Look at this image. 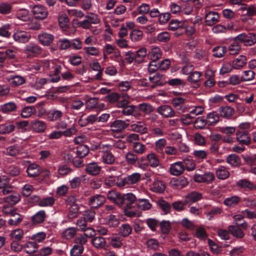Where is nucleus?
Wrapping results in <instances>:
<instances>
[{
    "mask_svg": "<svg viewBox=\"0 0 256 256\" xmlns=\"http://www.w3.org/2000/svg\"><path fill=\"white\" fill-rule=\"evenodd\" d=\"M87 242V239L84 236H80L75 238L74 245L70 250V256H79L84 251V246Z\"/></svg>",
    "mask_w": 256,
    "mask_h": 256,
    "instance_id": "1",
    "label": "nucleus"
},
{
    "mask_svg": "<svg viewBox=\"0 0 256 256\" xmlns=\"http://www.w3.org/2000/svg\"><path fill=\"white\" fill-rule=\"evenodd\" d=\"M239 42L244 43L246 46H251L256 43V34L249 32H243L238 35L234 38Z\"/></svg>",
    "mask_w": 256,
    "mask_h": 256,
    "instance_id": "2",
    "label": "nucleus"
},
{
    "mask_svg": "<svg viewBox=\"0 0 256 256\" xmlns=\"http://www.w3.org/2000/svg\"><path fill=\"white\" fill-rule=\"evenodd\" d=\"M186 100L182 97H176L172 100V104L179 113L185 112L188 110L190 106L186 104Z\"/></svg>",
    "mask_w": 256,
    "mask_h": 256,
    "instance_id": "3",
    "label": "nucleus"
},
{
    "mask_svg": "<svg viewBox=\"0 0 256 256\" xmlns=\"http://www.w3.org/2000/svg\"><path fill=\"white\" fill-rule=\"evenodd\" d=\"M5 153L6 154L12 156H18L20 158H26L29 156L28 152L24 151L21 148L15 146L6 148Z\"/></svg>",
    "mask_w": 256,
    "mask_h": 256,
    "instance_id": "4",
    "label": "nucleus"
},
{
    "mask_svg": "<svg viewBox=\"0 0 256 256\" xmlns=\"http://www.w3.org/2000/svg\"><path fill=\"white\" fill-rule=\"evenodd\" d=\"M24 51L28 56L33 57L40 54L42 52V48L38 44L31 42L24 46Z\"/></svg>",
    "mask_w": 256,
    "mask_h": 256,
    "instance_id": "5",
    "label": "nucleus"
},
{
    "mask_svg": "<svg viewBox=\"0 0 256 256\" xmlns=\"http://www.w3.org/2000/svg\"><path fill=\"white\" fill-rule=\"evenodd\" d=\"M46 118L48 121L54 122L60 120L64 116V113L60 110L52 108L46 112Z\"/></svg>",
    "mask_w": 256,
    "mask_h": 256,
    "instance_id": "6",
    "label": "nucleus"
},
{
    "mask_svg": "<svg viewBox=\"0 0 256 256\" xmlns=\"http://www.w3.org/2000/svg\"><path fill=\"white\" fill-rule=\"evenodd\" d=\"M157 112L164 118H172L176 116V112L170 106L162 105L157 108Z\"/></svg>",
    "mask_w": 256,
    "mask_h": 256,
    "instance_id": "7",
    "label": "nucleus"
},
{
    "mask_svg": "<svg viewBox=\"0 0 256 256\" xmlns=\"http://www.w3.org/2000/svg\"><path fill=\"white\" fill-rule=\"evenodd\" d=\"M32 12L36 19L43 20L48 15V11L44 6L36 5L32 8Z\"/></svg>",
    "mask_w": 256,
    "mask_h": 256,
    "instance_id": "8",
    "label": "nucleus"
},
{
    "mask_svg": "<svg viewBox=\"0 0 256 256\" xmlns=\"http://www.w3.org/2000/svg\"><path fill=\"white\" fill-rule=\"evenodd\" d=\"M215 176L212 172H207L202 174H196L194 178L196 182H206L210 184L214 180Z\"/></svg>",
    "mask_w": 256,
    "mask_h": 256,
    "instance_id": "9",
    "label": "nucleus"
},
{
    "mask_svg": "<svg viewBox=\"0 0 256 256\" xmlns=\"http://www.w3.org/2000/svg\"><path fill=\"white\" fill-rule=\"evenodd\" d=\"M28 176L30 178H35L42 174V169L36 163L30 164L26 170Z\"/></svg>",
    "mask_w": 256,
    "mask_h": 256,
    "instance_id": "10",
    "label": "nucleus"
},
{
    "mask_svg": "<svg viewBox=\"0 0 256 256\" xmlns=\"http://www.w3.org/2000/svg\"><path fill=\"white\" fill-rule=\"evenodd\" d=\"M128 126L126 121L116 120L110 123V130L114 132H120L125 130Z\"/></svg>",
    "mask_w": 256,
    "mask_h": 256,
    "instance_id": "11",
    "label": "nucleus"
},
{
    "mask_svg": "<svg viewBox=\"0 0 256 256\" xmlns=\"http://www.w3.org/2000/svg\"><path fill=\"white\" fill-rule=\"evenodd\" d=\"M12 37L14 40L18 42L26 43L29 41L31 36L26 32L18 30L14 33Z\"/></svg>",
    "mask_w": 256,
    "mask_h": 256,
    "instance_id": "12",
    "label": "nucleus"
},
{
    "mask_svg": "<svg viewBox=\"0 0 256 256\" xmlns=\"http://www.w3.org/2000/svg\"><path fill=\"white\" fill-rule=\"evenodd\" d=\"M58 22L60 27L65 31V34L68 36L72 35L76 30H73L72 32L67 31L66 29L68 28L67 26L69 23V19L67 15L64 13H62L59 14Z\"/></svg>",
    "mask_w": 256,
    "mask_h": 256,
    "instance_id": "13",
    "label": "nucleus"
},
{
    "mask_svg": "<svg viewBox=\"0 0 256 256\" xmlns=\"http://www.w3.org/2000/svg\"><path fill=\"white\" fill-rule=\"evenodd\" d=\"M236 139L240 144L244 145H248L251 141L248 133L246 130H237Z\"/></svg>",
    "mask_w": 256,
    "mask_h": 256,
    "instance_id": "14",
    "label": "nucleus"
},
{
    "mask_svg": "<svg viewBox=\"0 0 256 256\" xmlns=\"http://www.w3.org/2000/svg\"><path fill=\"white\" fill-rule=\"evenodd\" d=\"M184 170V166L182 162H176L172 164L170 167V172L173 176H180Z\"/></svg>",
    "mask_w": 256,
    "mask_h": 256,
    "instance_id": "15",
    "label": "nucleus"
},
{
    "mask_svg": "<svg viewBox=\"0 0 256 256\" xmlns=\"http://www.w3.org/2000/svg\"><path fill=\"white\" fill-rule=\"evenodd\" d=\"M106 201V198L101 194H96L91 197L89 200V205L91 208H97L101 206Z\"/></svg>",
    "mask_w": 256,
    "mask_h": 256,
    "instance_id": "16",
    "label": "nucleus"
},
{
    "mask_svg": "<svg viewBox=\"0 0 256 256\" xmlns=\"http://www.w3.org/2000/svg\"><path fill=\"white\" fill-rule=\"evenodd\" d=\"M30 128L34 132L42 133L46 130V124L44 122L36 120L31 122Z\"/></svg>",
    "mask_w": 256,
    "mask_h": 256,
    "instance_id": "17",
    "label": "nucleus"
},
{
    "mask_svg": "<svg viewBox=\"0 0 256 256\" xmlns=\"http://www.w3.org/2000/svg\"><path fill=\"white\" fill-rule=\"evenodd\" d=\"M102 167L96 162H92L86 164L85 170L89 174L96 176L101 171Z\"/></svg>",
    "mask_w": 256,
    "mask_h": 256,
    "instance_id": "18",
    "label": "nucleus"
},
{
    "mask_svg": "<svg viewBox=\"0 0 256 256\" xmlns=\"http://www.w3.org/2000/svg\"><path fill=\"white\" fill-rule=\"evenodd\" d=\"M166 189L164 183L160 179L156 178L150 186V190L158 193H162Z\"/></svg>",
    "mask_w": 256,
    "mask_h": 256,
    "instance_id": "19",
    "label": "nucleus"
},
{
    "mask_svg": "<svg viewBox=\"0 0 256 256\" xmlns=\"http://www.w3.org/2000/svg\"><path fill=\"white\" fill-rule=\"evenodd\" d=\"M40 42L43 46H50L54 41V36L50 34L42 32L38 35Z\"/></svg>",
    "mask_w": 256,
    "mask_h": 256,
    "instance_id": "20",
    "label": "nucleus"
},
{
    "mask_svg": "<svg viewBox=\"0 0 256 256\" xmlns=\"http://www.w3.org/2000/svg\"><path fill=\"white\" fill-rule=\"evenodd\" d=\"M220 16L217 12H210L205 16V22L208 26H212L219 21Z\"/></svg>",
    "mask_w": 256,
    "mask_h": 256,
    "instance_id": "21",
    "label": "nucleus"
},
{
    "mask_svg": "<svg viewBox=\"0 0 256 256\" xmlns=\"http://www.w3.org/2000/svg\"><path fill=\"white\" fill-rule=\"evenodd\" d=\"M122 113L124 116H132L137 117L140 116L138 107L134 105H128L122 109Z\"/></svg>",
    "mask_w": 256,
    "mask_h": 256,
    "instance_id": "22",
    "label": "nucleus"
},
{
    "mask_svg": "<svg viewBox=\"0 0 256 256\" xmlns=\"http://www.w3.org/2000/svg\"><path fill=\"white\" fill-rule=\"evenodd\" d=\"M46 216L45 211L40 210L32 216L31 221L34 224H40L44 221Z\"/></svg>",
    "mask_w": 256,
    "mask_h": 256,
    "instance_id": "23",
    "label": "nucleus"
},
{
    "mask_svg": "<svg viewBox=\"0 0 256 256\" xmlns=\"http://www.w3.org/2000/svg\"><path fill=\"white\" fill-rule=\"evenodd\" d=\"M170 184L173 188H182L188 184V181L185 178H174L170 180Z\"/></svg>",
    "mask_w": 256,
    "mask_h": 256,
    "instance_id": "24",
    "label": "nucleus"
},
{
    "mask_svg": "<svg viewBox=\"0 0 256 256\" xmlns=\"http://www.w3.org/2000/svg\"><path fill=\"white\" fill-rule=\"evenodd\" d=\"M124 214L128 217H139L140 213L134 206L130 204H126L124 207Z\"/></svg>",
    "mask_w": 256,
    "mask_h": 256,
    "instance_id": "25",
    "label": "nucleus"
},
{
    "mask_svg": "<svg viewBox=\"0 0 256 256\" xmlns=\"http://www.w3.org/2000/svg\"><path fill=\"white\" fill-rule=\"evenodd\" d=\"M234 110L229 106H221L218 108L220 116L225 118H230L234 114Z\"/></svg>",
    "mask_w": 256,
    "mask_h": 256,
    "instance_id": "26",
    "label": "nucleus"
},
{
    "mask_svg": "<svg viewBox=\"0 0 256 256\" xmlns=\"http://www.w3.org/2000/svg\"><path fill=\"white\" fill-rule=\"evenodd\" d=\"M17 105L14 102H8L0 106V112L4 114H8L14 112Z\"/></svg>",
    "mask_w": 256,
    "mask_h": 256,
    "instance_id": "27",
    "label": "nucleus"
},
{
    "mask_svg": "<svg viewBox=\"0 0 256 256\" xmlns=\"http://www.w3.org/2000/svg\"><path fill=\"white\" fill-rule=\"evenodd\" d=\"M136 205L142 210H148L151 208L152 204L149 200L146 198H139L136 200Z\"/></svg>",
    "mask_w": 256,
    "mask_h": 256,
    "instance_id": "28",
    "label": "nucleus"
},
{
    "mask_svg": "<svg viewBox=\"0 0 256 256\" xmlns=\"http://www.w3.org/2000/svg\"><path fill=\"white\" fill-rule=\"evenodd\" d=\"M226 161L232 167H238L241 164L240 158L236 154H230L228 156Z\"/></svg>",
    "mask_w": 256,
    "mask_h": 256,
    "instance_id": "29",
    "label": "nucleus"
},
{
    "mask_svg": "<svg viewBox=\"0 0 256 256\" xmlns=\"http://www.w3.org/2000/svg\"><path fill=\"white\" fill-rule=\"evenodd\" d=\"M236 186L241 188L256 190V184H254L246 179L239 180L236 182Z\"/></svg>",
    "mask_w": 256,
    "mask_h": 256,
    "instance_id": "30",
    "label": "nucleus"
},
{
    "mask_svg": "<svg viewBox=\"0 0 256 256\" xmlns=\"http://www.w3.org/2000/svg\"><path fill=\"white\" fill-rule=\"evenodd\" d=\"M246 64V58L243 55H240L234 60L232 62L233 68L240 70Z\"/></svg>",
    "mask_w": 256,
    "mask_h": 256,
    "instance_id": "31",
    "label": "nucleus"
},
{
    "mask_svg": "<svg viewBox=\"0 0 256 256\" xmlns=\"http://www.w3.org/2000/svg\"><path fill=\"white\" fill-rule=\"evenodd\" d=\"M202 198V194L196 192H192L184 197L185 202L186 204H192L200 200Z\"/></svg>",
    "mask_w": 256,
    "mask_h": 256,
    "instance_id": "32",
    "label": "nucleus"
},
{
    "mask_svg": "<svg viewBox=\"0 0 256 256\" xmlns=\"http://www.w3.org/2000/svg\"><path fill=\"white\" fill-rule=\"evenodd\" d=\"M216 174L217 178L220 180H225L230 176L227 168L222 166H220L216 169Z\"/></svg>",
    "mask_w": 256,
    "mask_h": 256,
    "instance_id": "33",
    "label": "nucleus"
},
{
    "mask_svg": "<svg viewBox=\"0 0 256 256\" xmlns=\"http://www.w3.org/2000/svg\"><path fill=\"white\" fill-rule=\"evenodd\" d=\"M148 58L152 61H156L162 56V52L158 47H153L148 54Z\"/></svg>",
    "mask_w": 256,
    "mask_h": 256,
    "instance_id": "34",
    "label": "nucleus"
},
{
    "mask_svg": "<svg viewBox=\"0 0 256 256\" xmlns=\"http://www.w3.org/2000/svg\"><path fill=\"white\" fill-rule=\"evenodd\" d=\"M77 230L75 228L69 227L62 232V238L69 240L72 239L76 236Z\"/></svg>",
    "mask_w": 256,
    "mask_h": 256,
    "instance_id": "35",
    "label": "nucleus"
},
{
    "mask_svg": "<svg viewBox=\"0 0 256 256\" xmlns=\"http://www.w3.org/2000/svg\"><path fill=\"white\" fill-rule=\"evenodd\" d=\"M24 251L30 254H32L36 252L38 245L34 242H27L23 245Z\"/></svg>",
    "mask_w": 256,
    "mask_h": 256,
    "instance_id": "36",
    "label": "nucleus"
},
{
    "mask_svg": "<svg viewBox=\"0 0 256 256\" xmlns=\"http://www.w3.org/2000/svg\"><path fill=\"white\" fill-rule=\"evenodd\" d=\"M20 200V194L16 192H12V194L4 198V200L6 202L12 206L18 203Z\"/></svg>",
    "mask_w": 256,
    "mask_h": 256,
    "instance_id": "37",
    "label": "nucleus"
},
{
    "mask_svg": "<svg viewBox=\"0 0 256 256\" xmlns=\"http://www.w3.org/2000/svg\"><path fill=\"white\" fill-rule=\"evenodd\" d=\"M144 36L143 32L138 29L132 30L130 34V38L133 42L141 40Z\"/></svg>",
    "mask_w": 256,
    "mask_h": 256,
    "instance_id": "38",
    "label": "nucleus"
},
{
    "mask_svg": "<svg viewBox=\"0 0 256 256\" xmlns=\"http://www.w3.org/2000/svg\"><path fill=\"white\" fill-rule=\"evenodd\" d=\"M148 164L152 168H156L160 164V160L158 156L154 152L149 154L146 156Z\"/></svg>",
    "mask_w": 256,
    "mask_h": 256,
    "instance_id": "39",
    "label": "nucleus"
},
{
    "mask_svg": "<svg viewBox=\"0 0 256 256\" xmlns=\"http://www.w3.org/2000/svg\"><path fill=\"white\" fill-rule=\"evenodd\" d=\"M12 218L8 220V224L12 226H16L20 223L22 220L23 216L15 212L11 216Z\"/></svg>",
    "mask_w": 256,
    "mask_h": 256,
    "instance_id": "40",
    "label": "nucleus"
},
{
    "mask_svg": "<svg viewBox=\"0 0 256 256\" xmlns=\"http://www.w3.org/2000/svg\"><path fill=\"white\" fill-rule=\"evenodd\" d=\"M92 245L97 248H103L106 244L105 238L102 236L95 237L92 240Z\"/></svg>",
    "mask_w": 256,
    "mask_h": 256,
    "instance_id": "41",
    "label": "nucleus"
},
{
    "mask_svg": "<svg viewBox=\"0 0 256 256\" xmlns=\"http://www.w3.org/2000/svg\"><path fill=\"white\" fill-rule=\"evenodd\" d=\"M241 49V46L238 41L234 40L228 47V52L230 54L234 55L238 54Z\"/></svg>",
    "mask_w": 256,
    "mask_h": 256,
    "instance_id": "42",
    "label": "nucleus"
},
{
    "mask_svg": "<svg viewBox=\"0 0 256 256\" xmlns=\"http://www.w3.org/2000/svg\"><path fill=\"white\" fill-rule=\"evenodd\" d=\"M130 128L132 130L141 134H145L147 132L146 128L142 122H137L136 123L132 124Z\"/></svg>",
    "mask_w": 256,
    "mask_h": 256,
    "instance_id": "43",
    "label": "nucleus"
},
{
    "mask_svg": "<svg viewBox=\"0 0 256 256\" xmlns=\"http://www.w3.org/2000/svg\"><path fill=\"white\" fill-rule=\"evenodd\" d=\"M240 201V198L236 196H232L226 198L224 202V204L230 207L234 206L238 204Z\"/></svg>",
    "mask_w": 256,
    "mask_h": 256,
    "instance_id": "44",
    "label": "nucleus"
},
{
    "mask_svg": "<svg viewBox=\"0 0 256 256\" xmlns=\"http://www.w3.org/2000/svg\"><path fill=\"white\" fill-rule=\"evenodd\" d=\"M105 220L106 224L110 228H115L119 224V220L114 215L110 214Z\"/></svg>",
    "mask_w": 256,
    "mask_h": 256,
    "instance_id": "45",
    "label": "nucleus"
},
{
    "mask_svg": "<svg viewBox=\"0 0 256 256\" xmlns=\"http://www.w3.org/2000/svg\"><path fill=\"white\" fill-rule=\"evenodd\" d=\"M146 55L147 50L146 48L142 47L139 48L135 53L136 62L138 63L142 62Z\"/></svg>",
    "mask_w": 256,
    "mask_h": 256,
    "instance_id": "46",
    "label": "nucleus"
},
{
    "mask_svg": "<svg viewBox=\"0 0 256 256\" xmlns=\"http://www.w3.org/2000/svg\"><path fill=\"white\" fill-rule=\"evenodd\" d=\"M24 236V232L21 228H16L12 231L10 234V239L14 240H20Z\"/></svg>",
    "mask_w": 256,
    "mask_h": 256,
    "instance_id": "47",
    "label": "nucleus"
},
{
    "mask_svg": "<svg viewBox=\"0 0 256 256\" xmlns=\"http://www.w3.org/2000/svg\"><path fill=\"white\" fill-rule=\"evenodd\" d=\"M228 228V230L231 232L233 236L237 238H243L244 236V232L238 226H230Z\"/></svg>",
    "mask_w": 256,
    "mask_h": 256,
    "instance_id": "48",
    "label": "nucleus"
},
{
    "mask_svg": "<svg viewBox=\"0 0 256 256\" xmlns=\"http://www.w3.org/2000/svg\"><path fill=\"white\" fill-rule=\"evenodd\" d=\"M219 116L216 112H211L208 114L206 122L210 126H213L219 121Z\"/></svg>",
    "mask_w": 256,
    "mask_h": 256,
    "instance_id": "49",
    "label": "nucleus"
},
{
    "mask_svg": "<svg viewBox=\"0 0 256 256\" xmlns=\"http://www.w3.org/2000/svg\"><path fill=\"white\" fill-rule=\"evenodd\" d=\"M141 178V175L138 172H134L126 176L128 186L136 184Z\"/></svg>",
    "mask_w": 256,
    "mask_h": 256,
    "instance_id": "50",
    "label": "nucleus"
},
{
    "mask_svg": "<svg viewBox=\"0 0 256 256\" xmlns=\"http://www.w3.org/2000/svg\"><path fill=\"white\" fill-rule=\"evenodd\" d=\"M101 158L102 162L106 164H112L116 161V158L111 152L102 154Z\"/></svg>",
    "mask_w": 256,
    "mask_h": 256,
    "instance_id": "51",
    "label": "nucleus"
},
{
    "mask_svg": "<svg viewBox=\"0 0 256 256\" xmlns=\"http://www.w3.org/2000/svg\"><path fill=\"white\" fill-rule=\"evenodd\" d=\"M119 233L123 237H126L129 236L132 232V228L130 224H122L119 228Z\"/></svg>",
    "mask_w": 256,
    "mask_h": 256,
    "instance_id": "52",
    "label": "nucleus"
},
{
    "mask_svg": "<svg viewBox=\"0 0 256 256\" xmlns=\"http://www.w3.org/2000/svg\"><path fill=\"white\" fill-rule=\"evenodd\" d=\"M110 244L114 248H120L123 245L122 239L119 236H112L110 238Z\"/></svg>",
    "mask_w": 256,
    "mask_h": 256,
    "instance_id": "53",
    "label": "nucleus"
},
{
    "mask_svg": "<svg viewBox=\"0 0 256 256\" xmlns=\"http://www.w3.org/2000/svg\"><path fill=\"white\" fill-rule=\"evenodd\" d=\"M85 121L84 124H82L81 122H83V120L80 119L78 121V124L81 126H84L88 124H94V122H98V116L96 114H90L85 118Z\"/></svg>",
    "mask_w": 256,
    "mask_h": 256,
    "instance_id": "54",
    "label": "nucleus"
},
{
    "mask_svg": "<svg viewBox=\"0 0 256 256\" xmlns=\"http://www.w3.org/2000/svg\"><path fill=\"white\" fill-rule=\"evenodd\" d=\"M83 50L84 54L88 56H98L100 54L98 48L94 46H85Z\"/></svg>",
    "mask_w": 256,
    "mask_h": 256,
    "instance_id": "55",
    "label": "nucleus"
},
{
    "mask_svg": "<svg viewBox=\"0 0 256 256\" xmlns=\"http://www.w3.org/2000/svg\"><path fill=\"white\" fill-rule=\"evenodd\" d=\"M54 202L55 199L52 196L44 198L40 200L38 205L42 207L52 206Z\"/></svg>",
    "mask_w": 256,
    "mask_h": 256,
    "instance_id": "56",
    "label": "nucleus"
},
{
    "mask_svg": "<svg viewBox=\"0 0 256 256\" xmlns=\"http://www.w3.org/2000/svg\"><path fill=\"white\" fill-rule=\"evenodd\" d=\"M195 236L200 240H204L208 238V234L206 230L202 226L198 227L196 229Z\"/></svg>",
    "mask_w": 256,
    "mask_h": 256,
    "instance_id": "57",
    "label": "nucleus"
},
{
    "mask_svg": "<svg viewBox=\"0 0 256 256\" xmlns=\"http://www.w3.org/2000/svg\"><path fill=\"white\" fill-rule=\"evenodd\" d=\"M16 18L23 22L27 21L30 18L28 11L26 9L18 10L16 14Z\"/></svg>",
    "mask_w": 256,
    "mask_h": 256,
    "instance_id": "58",
    "label": "nucleus"
},
{
    "mask_svg": "<svg viewBox=\"0 0 256 256\" xmlns=\"http://www.w3.org/2000/svg\"><path fill=\"white\" fill-rule=\"evenodd\" d=\"M78 206L76 204H74L70 208L67 216L69 219H73L78 216Z\"/></svg>",
    "mask_w": 256,
    "mask_h": 256,
    "instance_id": "59",
    "label": "nucleus"
},
{
    "mask_svg": "<svg viewBox=\"0 0 256 256\" xmlns=\"http://www.w3.org/2000/svg\"><path fill=\"white\" fill-rule=\"evenodd\" d=\"M11 29V25L9 24H5L0 27V36L9 38L10 36V30Z\"/></svg>",
    "mask_w": 256,
    "mask_h": 256,
    "instance_id": "60",
    "label": "nucleus"
},
{
    "mask_svg": "<svg viewBox=\"0 0 256 256\" xmlns=\"http://www.w3.org/2000/svg\"><path fill=\"white\" fill-rule=\"evenodd\" d=\"M59 48L62 50H66L70 48L71 42L70 40L66 38L60 39L57 42Z\"/></svg>",
    "mask_w": 256,
    "mask_h": 256,
    "instance_id": "61",
    "label": "nucleus"
},
{
    "mask_svg": "<svg viewBox=\"0 0 256 256\" xmlns=\"http://www.w3.org/2000/svg\"><path fill=\"white\" fill-rule=\"evenodd\" d=\"M139 109L140 111L146 114H148L152 112L154 110L152 106L148 103H142L138 105Z\"/></svg>",
    "mask_w": 256,
    "mask_h": 256,
    "instance_id": "62",
    "label": "nucleus"
},
{
    "mask_svg": "<svg viewBox=\"0 0 256 256\" xmlns=\"http://www.w3.org/2000/svg\"><path fill=\"white\" fill-rule=\"evenodd\" d=\"M160 227L162 232L167 234L170 231L172 225L170 221L163 220L160 223Z\"/></svg>",
    "mask_w": 256,
    "mask_h": 256,
    "instance_id": "63",
    "label": "nucleus"
},
{
    "mask_svg": "<svg viewBox=\"0 0 256 256\" xmlns=\"http://www.w3.org/2000/svg\"><path fill=\"white\" fill-rule=\"evenodd\" d=\"M125 158L126 162L130 164H134L138 159L137 155L132 152H128L126 154Z\"/></svg>",
    "mask_w": 256,
    "mask_h": 256,
    "instance_id": "64",
    "label": "nucleus"
}]
</instances>
